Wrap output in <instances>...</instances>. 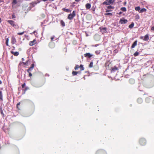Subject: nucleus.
I'll return each mask as SVG.
<instances>
[{
	"mask_svg": "<svg viewBox=\"0 0 154 154\" xmlns=\"http://www.w3.org/2000/svg\"><path fill=\"white\" fill-rule=\"evenodd\" d=\"M75 16V11H73V12L72 14L69 15L68 18L69 20H72Z\"/></svg>",
	"mask_w": 154,
	"mask_h": 154,
	"instance_id": "obj_1",
	"label": "nucleus"
},
{
	"mask_svg": "<svg viewBox=\"0 0 154 154\" xmlns=\"http://www.w3.org/2000/svg\"><path fill=\"white\" fill-rule=\"evenodd\" d=\"M140 143L142 145H145L146 144V140L144 139H141L140 140Z\"/></svg>",
	"mask_w": 154,
	"mask_h": 154,
	"instance_id": "obj_2",
	"label": "nucleus"
},
{
	"mask_svg": "<svg viewBox=\"0 0 154 154\" xmlns=\"http://www.w3.org/2000/svg\"><path fill=\"white\" fill-rule=\"evenodd\" d=\"M127 22V20L125 19H121L120 20V22L122 24L126 23Z\"/></svg>",
	"mask_w": 154,
	"mask_h": 154,
	"instance_id": "obj_3",
	"label": "nucleus"
},
{
	"mask_svg": "<svg viewBox=\"0 0 154 154\" xmlns=\"http://www.w3.org/2000/svg\"><path fill=\"white\" fill-rule=\"evenodd\" d=\"M36 40H33L32 41L30 42H29V45L31 46H32L35 44Z\"/></svg>",
	"mask_w": 154,
	"mask_h": 154,
	"instance_id": "obj_4",
	"label": "nucleus"
},
{
	"mask_svg": "<svg viewBox=\"0 0 154 154\" xmlns=\"http://www.w3.org/2000/svg\"><path fill=\"white\" fill-rule=\"evenodd\" d=\"M137 41H135L133 43L131 46V48H134L135 46L137 45Z\"/></svg>",
	"mask_w": 154,
	"mask_h": 154,
	"instance_id": "obj_5",
	"label": "nucleus"
},
{
	"mask_svg": "<svg viewBox=\"0 0 154 154\" xmlns=\"http://www.w3.org/2000/svg\"><path fill=\"white\" fill-rule=\"evenodd\" d=\"M103 5H109L111 4L109 0H106L103 3Z\"/></svg>",
	"mask_w": 154,
	"mask_h": 154,
	"instance_id": "obj_6",
	"label": "nucleus"
},
{
	"mask_svg": "<svg viewBox=\"0 0 154 154\" xmlns=\"http://www.w3.org/2000/svg\"><path fill=\"white\" fill-rule=\"evenodd\" d=\"M16 41L15 38L14 37H13L11 38V42L13 44L16 43Z\"/></svg>",
	"mask_w": 154,
	"mask_h": 154,
	"instance_id": "obj_7",
	"label": "nucleus"
},
{
	"mask_svg": "<svg viewBox=\"0 0 154 154\" xmlns=\"http://www.w3.org/2000/svg\"><path fill=\"white\" fill-rule=\"evenodd\" d=\"M84 55L85 57H87L89 58H90L92 56V55H91L90 53H87L85 54Z\"/></svg>",
	"mask_w": 154,
	"mask_h": 154,
	"instance_id": "obj_8",
	"label": "nucleus"
},
{
	"mask_svg": "<svg viewBox=\"0 0 154 154\" xmlns=\"http://www.w3.org/2000/svg\"><path fill=\"white\" fill-rule=\"evenodd\" d=\"M85 7L86 9H89L91 7V5L89 3H87L85 5Z\"/></svg>",
	"mask_w": 154,
	"mask_h": 154,
	"instance_id": "obj_9",
	"label": "nucleus"
},
{
	"mask_svg": "<svg viewBox=\"0 0 154 154\" xmlns=\"http://www.w3.org/2000/svg\"><path fill=\"white\" fill-rule=\"evenodd\" d=\"M149 39V37L148 35H146L145 36L144 38L143 39V40L144 41H147Z\"/></svg>",
	"mask_w": 154,
	"mask_h": 154,
	"instance_id": "obj_10",
	"label": "nucleus"
},
{
	"mask_svg": "<svg viewBox=\"0 0 154 154\" xmlns=\"http://www.w3.org/2000/svg\"><path fill=\"white\" fill-rule=\"evenodd\" d=\"M7 22H8L12 26H14V22L12 20H8L7 21Z\"/></svg>",
	"mask_w": 154,
	"mask_h": 154,
	"instance_id": "obj_11",
	"label": "nucleus"
},
{
	"mask_svg": "<svg viewBox=\"0 0 154 154\" xmlns=\"http://www.w3.org/2000/svg\"><path fill=\"white\" fill-rule=\"evenodd\" d=\"M109 11L107 10L106 11V13L105 14V15H109L112 16V14L111 13H108Z\"/></svg>",
	"mask_w": 154,
	"mask_h": 154,
	"instance_id": "obj_12",
	"label": "nucleus"
},
{
	"mask_svg": "<svg viewBox=\"0 0 154 154\" xmlns=\"http://www.w3.org/2000/svg\"><path fill=\"white\" fill-rule=\"evenodd\" d=\"M11 53L12 54H14V56H17L19 54V52H14L13 51H11Z\"/></svg>",
	"mask_w": 154,
	"mask_h": 154,
	"instance_id": "obj_13",
	"label": "nucleus"
},
{
	"mask_svg": "<svg viewBox=\"0 0 154 154\" xmlns=\"http://www.w3.org/2000/svg\"><path fill=\"white\" fill-rule=\"evenodd\" d=\"M118 70V68L116 66H115L114 67L112 68V71L115 72Z\"/></svg>",
	"mask_w": 154,
	"mask_h": 154,
	"instance_id": "obj_14",
	"label": "nucleus"
},
{
	"mask_svg": "<svg viewBox=\"0 0 154 154\" xmlns=\"http://www.w3.org/2000/svg\"><path fill=\"white\" fill-rule=\"evenodd\" d=\"M137 102L138 103H140L142 102V99L141 98H139L137 100Z\"/></svg>",
	"mask_w": 154,
	"mask_h": 154,
	"instance_id": "obj_15",
	"label": "nucleus"
},
{
	"mask_svg": "<svg viewBox=\"0 0 154 154\" xmlns=\"http://www.w3.org/2000/svg\"><path fill=\"white\" fill-rule=\"evenodd\" d=\"M146 11V9L144 8H143L140 10L139 11L140 13H142L143 12H145Z\"/></svg>",
	"mask_w": 154,
	"mask_h": 154,
	"instance_id": "obj_16",
	"label": "nucleus"
},
{
	"mask_svg": "<svg viewBox=\"0 0 154 154\" xmlns=\"http://www.w3.org/2000/svg\"><path fill=\"white\" fill-rule=\"evenodd\" d=\"M100 31L102 32H106V29L105 28H103L100 30Z\"/></svg>",
	"mask_w": 154,
	"mask_h": 154,
	"instance_id": "obj_17",
	"label": "nucleus"
},
{
	"mask_svg": "<svg viewBox=\"0 0 154 154\" xmlns=\"http://www.w3.org/2000/svg\"><path fill=\"white\" fill-rule=\"evenodd\" d=\"M134 23H132L129 26V28L130 29H131L134 27Z\"/></svg>",
	"mask_w": 154,
	"mask_h": 154,
	"instance_id": "obj_18",
	"label": "nucleus"
},
{
	"mask_svg": "<svg viewBox=\"0 0 154 154\" xmlns=\"http://www.w3.org/2000/svg\"><path fill=\"white\" fill-rule=\"evenodd\" d=\"M135 10L137 11H138L139 12L140 10V7H137L135 8Z\"/></svg>",
	"mask_w": 154,
	"mask_h": 154,
	"instance_id": "obj_19",
	"label": "nucleus"
},
{
	"mask_svg": "<svg viewBox=\"0 0 154 154\" xmlns=\"http://www.w3.org/2000/svg\"><path fill=\"white\" fill-rule=\"evenodd\" d=\"M79 67H80V69L81 70H83L84 69V68L83 67V66L82 65H81Z\"/></svg>",
	"mask_w": 154,
	"mask_h": 154,
	"instance_id": "obj_20",
	"label": "nucleus"
},
{
	"mask_svg": "<svg viewBox=\"0 0 154 154\" xmlns=\"http://www.w3.org/2000/svg\"><path fill=\"white\" fill-rule=\"evenodd\" d=\"M129 82L131 83H134V80L132 79L129 80Z\"/></svg>",
	"mask_w": 154,
	"mask_h": 154,
	"instance_id": "obj_21",
	"label": "nucleus"
},
{
	"mask_svg": "<svg viewBox=\"0 0 154 154\" xmlns=\"http://www.w3.org/2000/svg\"><path fill=\"white\" fill-rule=\"evenodd\" d=\"M121 10L123 11H126V9L125 7H122L121 8Z\"/></svg>",
	"mask_w": 154,
	"mask_h": 154,
	"instance_id": "obj_22",
	"label": "nucleus"
},
{
	"mask_svg": "<svg viewBox=\"0 0 154 154\" xmlns=\"http://www.w3.org/2000/svg\"><path fill=\"white\" fill-rule=\"evenodd\" d=\"M60 23L63 26H65V23L62 20L60 21Z\"/></svg>",
	"mask_w": 154,
	"mask_h": 154,
	"instance_id": "obj_23",
	"label": "nucleus"
},
{
	"mask_svg": "<svg viewBox=\"0 0 154 154\" xmlns=\"http://www.w3.org/2000/svg\"><path fill=\"white\" fill-rule=\"evenodd\" d=\"M0 99L2 100V92L1 91H0Z\"/></svg>",
	"mask_w": 154,
	"mask_h": 154,
	"instance_id": "obj_24",
	"label": "nucleus"
},
{
	"mask_svg": "<svg viewBox=\"0 0 154 154\" xmlns=\"http://www.w3.org/2000/svg\"><path fill=\"white\" fill-rule=\"evenodd\" d=\"M93 62H91L90 63V64L89 65V67L90 68L92 67L93 66Z\"/></svg>",
	"mask_w": 154,
	"mask_h": 154,
	"instance_id": "obj_25",
	"label": "nucleus"
},
{
	"mask_svg": "<svg viewBox=\"0 0 154 154\" xmlns=\"http://www.w3.org/2000/svg\"><path fill=\"white\" fill-rule=\"evenodd\" d=\"M17 0H13L12 2V4L13 5L16 4L17 3Z\"/></svg>",
	"mask_w": 154,
	"mask_h": 154,
	"instance_id": "obj_26",
	"label": "nucleus"
},
{
	"mask_svg": "<svg viewBox=\"0 0 154 154\" xmlns=\"http://www.w3.org/2000/svg\"><path fill=\"white\" fill-rule=\"evenodd\" d=\"M78 72H77L73 71L72 72V74L74 75H76L78 74Z\"/></svg>",
	"mask_w": 154,
	"mask_h": 154,
	"instance_id": "obj_27",
	"label": "nucleus"
},
{
	"mask_svg": "<svg viewBox=\"0 0 154 154\" xmlns=\"http://www.w3.org/2000/svg\"><path fill=\"white\" fill-rule=\"evenodd\" d=\"M79 65H76L75 66V70H77L79 68Z\"/></svg>",
	"mask_w": 154,
	"mask_h": 154,
	"instance_id": "obj_28",
	"label": "nucleus"
},
{
	"mask_svg": "<svg viewBox=\"0 0 154 154\" xmlns=\"http://www.w3.org/2000/svg\"><path fill=\"white\" fill-rule=\"evenodd\" d=\"M111 4H112L114 2L115 0H109Z\"/></svg>",
	"mask_w": 154,
	"mask_h": 154,
	"instance_id": "obj_29",
	"label": "nucleus"
},
{
	"mask_svg": "<svg viewBox=\"0 0 154 154\" xmlns=\"http://www.w3.org/2000/svg\"><path fill=\"white\" fill-rule=\"evenodd\" d=\"M24 33V32H18L17 33V34L19 35H23Z\"/></svg>",
	"mask_w": 154,
	"mask_h": 154,
	"instance_id": "obj_30",
	"label": "nucleus"
},
{
	"mask_svg": "<svg viewBox=\"0 0 154 154\" xmlns=\"http://www.w3.org/2000/svg\"><path fill=\"white\" fill-rule=\"evenodd\" d=\"M8 39L7 38L6 40V45H7L8 46Z\"/></svg>",
	"mask_w": 154,
	"mask_h": 154,
	"instance_id": "obj_31",
	"label": "nucleus"
},
{
	"mask_svg": "<svg viewBox=\"0 0 154 154\" xmlns=\"http://www.w3.org/2000/svg\"><path fill=\"white\" fill-rule=\"evenodd\" d=\"M139 54V53L138 52H136L134 54V55L135 56H137V55H138Z\"/></svg>",
	"mask_w": 154,
	"mask_h": 154,
	"instance_id": "obj_32",
	"label": "nucleus"
},
{
	"mask_svg": "<svg viewBox=\"0 0 154 154\" xmlns=\"http://www.w3.org/2000/svg\"><path fill=\"white\" fill-rule=\"evenodd\" d=\"M149 98H146V101L147 103H149Z\"/></svg>",
	"mask_w": 154,
	"mask_h": 154,
	"instance_id": "obj_33",
	"label": "nucleus"
},
{
	"mask_svg": "<svg viewBox=\"0 0 154 154\" xmlns=\"http://www.w3.org/2000/svg\"><path fill=\"white\" fill-rule=\"evenodd\" d=\"M28 60H27L26 62H23V63L24 65H27L28 63Z\"/></svg>",
	"mask_w": 154,
	"mask_h": 154,
	"instance_id": "obj_34",
	"label": "nucleus"
},
{
	"mask_svg": "<svg viewBox=\"0 0 154 154\" xmlns=\"http://www.w3.org/2000/svg\"><path fill=\"white\" fill-rule=\"evenodd\" d=\"M32 69L30 67L29 68L28 70H27V72H28V73H29V71H31L32 70Z\"/></svg>",
	"mask_w": 154,
	"mask_h": 154,
	"instance_id": "obj_35",
	"label": "nucleus"
},
{
	"mask_svg": "<svg viewBox=\"0 0 154 154\" xmlns=\"http://www.w3.org/2000/svg\"><path fill=\"white\" fill-rule=\"evenodd\" d=\"M100 51H95V53L97 54H99L100 53Z\"/></svg>",
	"mask_w": 154,
	"mask_h": 154,
	"instance_id": "obj_36",
	"label": "nucleus"
},
{
	"mask_svg": "<svg viewBox=\"0 0 154 154\" xmlns=\"http://www.w3.org/2000/svg\"><path fill=\"white\" fill-rule=\"evenodd\" d=\"M14 26H13L15 27V28H17L18 27V25L17 24H15L14 23Z\"/></svg>",
	"mask_w": 154,
	"mask_h": 154,
	"instance_id": "obj_37",
	"label": "nucleus"
},
{
	"mask_svg": "<svg viewBox=\"0 0 154 154\" xmlns=\"http://www.w3.org/2000/svg\"><path fill=\"white\" fill-rule=\"evenodd\" d=\"M34 67V64H32L31 65V67H30L32 69H33Z\"/></svg>",
	"mask_w": 154,
	"mask_h": 154,
	"instance_id": "obj_38",
	"label": "nucleus"
},
{
	"mask_svg": "<svg viewBox=\"0 0 154 154\" xmlns=\"http://www.w3.org/2000/svg\"><path fill=\"white\" fill-rule=\"evenodd\" d=\"M107 8L108 9H112V8H113L111 6H108Z\"/></svg>",
	"mask_w": 154,
	"mask_h": 154,
	"instance_id": "obj_39",
	"label": "nucleus"
},
{
	"mask_svg": "<svg viewBox=\"0 0 154 154\" xmlns=\"http://www.w3.org/2000/svg\"><path fill=\"white\" fill-rule=\"evenodd\" d=\"M96 37H98V38H99V35H95L94 36V38L95 39Z\"/></svg>",
	"mask_w": 154,
	"mask_h": 154,
	"instance_id": "obj_40",
	"label": "nucleus"
},
{
	"mask_svg": "<svg viewBox=\"0 0 154 154\" xmlns=\"http://www.w3.org/2000/svg\"><path fill=\"white\" fill-rule=\"evenodd\" d=\"M29 76L30 77L31 76H32V73L30 72H29Z\"/></svg>",
	"mask_w": 154,
	"mask_h": 154,
	"instance_id": "obj_41",
	"label": "nucleus"
},
{
	"mask_svg": "<svg viewBox=\"0 0 154 154\" xmlns=\"http://www.w3.org/2000/svg\"><path fill=\"white\" fill-rule=\"evenodd\" d=\"M54 36L53 37H51V40H53V39H54Z\"/></svg>",
	"mask_w": 154,
	"mask_h": 154,
	"instance_id": "obj_42",
	"label": "nucleus"
},
{
	"mask_svg": "<svg viewBox=\"0 0 154 154\" xmlns=\"http://www.w3.org/2000/svg\"><path fill=\"white\" fill-rule=\"evenodd\" d=\"M15 15L14 14H13L12 15V18H15Z\"/></svg>",
	"mask_w": 154,
	"mask_h": 154,
	"instance_id": "obj_43",
	"label": "nucleus"
},
{
	"mask_svg": "<svg viewBox=\"0 0 154 154\" xmlns=\"http://www.w3.org/2000/svg\"><path fill=\"white\" fill-rule=\"evenodd\" d=\"M25 85V83H23L22 85V87L23 88Z\"/></svg>",
	"mask_w": 154,
	"mask_h": 154,
	"instance_id": "obj_44",
	"label": "nucleus"
},
{
	"mask_svg": "<svg viewBox=\"0 0 154 154\" xmlns=\"http://www.w3.org/2000/svg\"><path fill=\"white\" fill-rule=\"evenodd\" d=\"M69 10L68 9H66L65 11L67 12H69Z\"/></svg>",
	"mask_w": 154,
	"mask_h": 154,
	"instance_id": "obj_45",
	"label": "nucleus"
},
{
	"mask_svg": "<svg viewBox=\"0 0 154 154\" xmlns=\"http://www.w3.org/2000/svg\"><path fill=\"white\" fill-rule=\"evenodd\" d=\"M151 29L152 30H153V31H154V26L152 27L151 28Z\"/></svg>",
	"mask_w": 154,
	"mask_h": 154,
	"instance_id": "obj_46",
	"label": "nucleus"
},
{
	"mask_svg": "<svg viewBox=\"0 0 154 154\" xmlns=\"http://www.w3.org/2000/svg\"><path fill=\"white\" fill-rule=\"evenodd\" d=\"M1 114H3V115L4 114H3V112L2 111V110L1 109Z\"/></svg>",
	"mask_w": 154,
	"mask_h": 154,
	"instance_id": "obj_47",
	"label": "nucleus"
},
{
	"mask_svg": "<svg viewBox=\"0 0 154 154\" xmlns=\"http://www.w3.org/2000/svg\"><path fill=\"white\" fill-rule=\"evenodd\" d=\"M2 70L1 69H0V73H2Z\"/></svg>",
	"mask_w": 154,
	"mask_h": 154,
	"instance_id": "obj_48",
	"label": "nucleus"
},
{
	"mask_svg": "<svg viewBox=\"0 0 154 154\" xmlns=\"http://www.w3.org/2000/svg\"><path fill=\"white\" fill-rule=\"evenodd\" d=\"M20 103H18L17 104V108H18V105H20Z\"/></svg>",
	"mask_w": 154,
	"mask_h": 154,
	"instance_id": "obj_49",
	"label": "nucleus"
},
{
	"mask_svg": "<svg viewBox=\"0 0 154 154\" xmlns=\"http://www.w3.org/2000/svg\"><path fill=\"white\" fill-rule=\"evenodd\" d=\"M78 72V73H79V74H80L81 73V71H78V72Z\"/></svg>",
	"mask_w": 154,
	"mask_h": 154,
	"instance_id": "obj_50",
	"label": "nucleus"
},
{
	"mask_svg": "<svg viewBox=\"0 0 154 154\" xmlns=\"http://www.w3.org/2000/svg\"><path fill=\"white\" fill-rule=\"evenodd\" d=\"M22 60L23 61L24 60V59L23 58H22Z\"/></svg>",
	"mask_w": 154,
	"mask_h": 154,
	"instance_id": "obj_51",
	"label": "nucleus"
},
{
	"mask_svg": "<svg viewBox=\"0 0 154 154\" xmlns=\"http://www.w3.org/2000/svg\"><path fill=\"white\" fill-rule=\"evenodd\" d=\"M80 0H75V1L76 2H79Z\"/></svg>",
	"mask_w": 154,
	"mask_h": 154,
	"instance_id": "obj_52",
	"label": "nucleus"
},
{
	"mask_svg": "<svg viewBox=\"0 0 154 154\" xmlns=\"http://www.w3.org/2000/svg\"><path fill=\"white\" fill-rule=\"evenodd\" d=\"M2 22V20H1V18H0V23L1 22Z\"/></svg>",
	"mask_w": 154,
	"mask_h": 154,
	"instance_id": "obj_53",
	"label": "nucleus"
},
{
	"mask_svg": "<svg viewBox=\"0 0 154 154\" xmlns=\"http://www.w3.org/2000/svg\"><path fill=\"white\" fill-rule=\"evenodd\" d=\"M3 2V1L0 0V3L2 2Z\"/></svg>",
	"mask_w": 154,
	"mask_h": 154,
	"instance_id": "obj_54",
	"label": "nucleus"
},
{
	"mask_svg": "<svg viewBox=\"0 0 154 154\" xmlns=\"http://www.w3.org/2000/svg\"><path fill=\"white\" fill-rule=\"evenodd\" d=\"M143 37H141V38H141V39H143Z\"/></svg>",
	"mask_w": 154,
	"mask_h": 154,
	"instance_id": "obj_55",
	"label": "nucleus"
},
{
	"mask_svg": "<svg viewBox=\"0 0 154 154\" xmlns=\"http://www.w3.org/2000/svg\"><path fill=\"white\" fill-rule=\"evenodd\" d=\"M2 83V82L1 80H0V84H1Z\"/></svg>",
	"mask_w": 154,
	"mask_h": 154,
	"instance_id": "obj_56",
	"label": "nucleus"
},
{
	"mask_svg": "<svg viewBox=\"0 0 154 154\" xmlns=\"http://www.w3.org/2000/svg\"><path fill=\"white\" fill-rule=\"evenodd\" d=\"M53 44L52 43H50V45L51 44Z\"/></svg>",
	"mask_w": 154,
	"mask_h": 154,
	"instance_id": "obj_57",
	"label": "nucleus"
},
{
	"mask_svg": "<svg viewBox=\"0 0 154 154\" xmlns=\"http://www.w3.org/2000/svg\"><path fill=\"white\" fill-rule=\"evenodd\" d=\"M126 2H125V4H126Z\"/></svg>",
	"mask_w": 154,
	"mask_h": 154,
	"instance_id": "obj_58",
	"label": "nucleus"
},
{
	"mask_svg": "<svg viewBox=\"0 0 154 154\" xmlns=\"http://www.w3.org/2000/svg\"><path fill=\"white\" fill-rule=\"evenodd\" d=\"M153 103H154V102H153Z\"/></svg>",
	"mask_w": 154,
	"mask_h": 154,
	"instance_id": "obj_59",
	"label": "nucleus"
}]
</instances>
